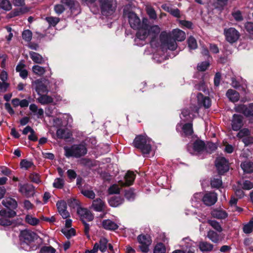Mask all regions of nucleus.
Wrapping results in <instances>:
<instances>
[{
	"instance_id": "obj_22",
	"label": "nucleus",
	"mask_w": 253,
	"mask_h": 253,
	"mask_svg": "<svg viewBox=\"0 0 253 253\" xmlns=\"http://www.w3.org/2000/svg\"><path fill=\"white\" fill-rule=\"evenodd\" d=\"M103 227L108 230H115L118 228L119 226L110 219L103 220L102 222Z\"/></svg>"
},
{
	"instance_id": "obj_50",
	"label": "nucleus",
	"mask_w": 253,
	"mask_h": 253,
	"mask_svg": "<svg viewBox=\"0 0 253 253\" xmlns=\"http://www.w3.org/2000/svg\"><path fill=\"white\" fill-rule=\"evenodd\" d=\"M154 253H166V248L163 244H158L155 247Z\"/></svg>"
},
{
	"instance_id": "obj_27",
	"label": "nucleus",
	"mask_w": 253,
	"mask_h": 253,
	"mask_svg": "<svg viewBox=\"0 0 253 253\" xmlns=\"http://www.w3.org/2000/svg\"><path fill=\"white\" fill-rule=\"evenodd\" d=\"M226 96L232 102H237L239 99V94L234 89H229L226 92Z\"/></svg>"
},
{
	"instance_id": "obj_60",
	"label": "nucleus",
	"mask_w": 253,
	"mask_h": 253,
	"mask_svg": "<svg viewBox=\"0 0 253 253\" xmlns=\"http://www.w3.org/2000/svg\"><path fill=\"white\" fill-rule=\"evenodd\" d=\"M56 250L50 246H45L41 250V253H55Z\"/></svg>"
},
{
	"instance_id": "obj_18",
	"label": "nucleus",
	"mask_w": 253,
	"mask_h": 253,
	"mask_svg": "<svg viewBox=\"0 0 253 253\" xmlns=\"http://www.w3.org/2000/svg\"><path fill=\"white\" fill-rule=\"evenodd\" d=\"M56 206L59 213L63 218L66 219L70 216V214L67 211V205L65 201L58 202L56 203Z\"/></svg>"
},
{
	"instance_id": "obj_4",
	"label": "nucleus",
	"mask_w": 253,
	"mask_h": 253,
	"mask_svg": "<svg viewBox=\"0 0 253 253\" xmlns=\"http://www.w3.org/2000/svg\"><path fill=\"white\" fill-rule=\"evenodd\" d=\"M65 156L69 158L74 157L79 158L84 156L87 153V150L85 146L82 144L74 145L70 147H64Z\"/></svg>"
},
{
	"instance_id": "obj_10",
	"label": "nucleus",
	"mask_w": 253,
	"mask_h": 253,
	"mask_svg": "<svg viewBox=\"0 0 253 253\" xmlns=\"http://www.w3.org/2000/svg\"><path fill=\"white\" fill-rule=\"evenodd\" d=\"M224 33L226 41L231 43L237 42L240 36L239 32L234 28L225 29Z\"/></svg>"
},
{
	"instance_id": "obj_29",
	"label": "nucleus",
	"mask_w": 253,
	"mask_h": 253,
	"mask_svg": "<svg viewBox=\"0 0 253 253\" xmlns=\"http://www.w3.org/2000/svg\"><path fill=\"white\" fill-rule=\"evenodd\" d=\"M212 216L218 219H224L227 216V213L221 210H214L211 212Z\"/></svg>"
},
{
	"instance_id": "obj_38",
	"label": "nucleus",
	"mask_w": 253,
	"mask_h": 253,
	"mask_svg": "<svg viewBox=\"0 0 253 253\" xmlns=\"http://www.w3.org/2000/svg\"><path fill=\"white\" fill-rule=\"evenodd\" d=\"M182 129L183 131V133L185 135L189 136L191 135L193 133V128H192V124L191 123H188L185 124L182 127Z\"/></svg>"
},
{
	"instance_id": "obj_35",
	"label": "nucleus",
	"mask_w": 253,
	"mask_h": 253,
	"mask_svg": "<svg viewBox=\"0 0 253 253\" xmlns=\"http://www.w3.org/2000/svg\"><path fill=\"white\" fill-rule=\"evenodd\" d=\"M207 236L212 242L214 243H216L219 241V235L213 230H210L208 232Z\"/></svg>"
},
{
	"instance_id": "obj_42",
	"label": "nucleus",
	"mask_w": 253,
	"mask_h": 253,
	"mask_svg": "<svg viewBox=\"0 0 253 253\" xmlns=\"http://www.w3.org/2000/svg\"><path fill=\"white\" fill-rule=\"evenodd\" d=\"M22 37L24 41L29 42L32 40V32L30 30H24L22 33Z\"/></svg>"
},
{
	"instance_id": "obj_5",
	"label": "nucleus",
	"mask_w": 253,
	"mask_h": 253,
	"mask_svg": "<svg viewBox=\"0 0 253 253\" xmlns=\"http://www.w3.org/2000/svg\"><path fill=\"white\" fill-rule=\"evenodd\" d=\"M102 14L108 16L113 14L116 10V0H99Z\"/></svg>"
},
{
	"instance_id": "obj_57",
	"label": "nucleus",
	"mask_w": 253,
	"mask_h": 253,
	"mask_svg": "<svg viewBox=\"0 0 253 253\" xmlns=\"http://www.w3.org/2000/svg\"><path fill=\"white\" fill-rule=\"evenodd\" d=\"M29 178L33 182H34L35 183L39 184L41 182L40 176L37 173H34L31 174L29 176Z\"/></svg>"
},
{
	"instance_id": "obj_53",
	"label": "nucleus",
	"mask_w": 253,
	"mask_h": 253,
	"mask_svg": "<svg viewBox=\"0 0 253 253\" xmlns=\"http://www.w3.org/2000/svg\"><path fill=\"white\" fill-rule=\"evenodd\" d=\"M147 13L149 17L152 19H156L157 18V14L155 10L151 6H148L146 8Z\"/></svg>"
},
{
	"instance_id": "obj_59",
	"label": "nucleus",
	"mask_w": 253,
	"mask_h": 253,
	"mask_svg": "<svg viewBox=\"0 0 253 253\" xmlns=\"http://www.w3.org/2000/svg\"><path fill=\"white\" fill-rule=\"evenodd\" d=\"M209 65L210 64L208 62H202L201 63L198 64L197 66V69L200 71H204L208 68Z\"/></svg>"
},
{
	"instance_id": "obj_40",
	"label": "nucleus",
	"mask_w": 253,
	"mask_h": 253,
	"mask_svg": "<svg viewBox=\"0 0 253 253\" xmlns=\"http://www.w3.org/2000/svg\"><path fill=\"white\" fill-rule=\"evenodd\" d=\"M32 71L35 74L41 76L45 73V69L39 65H34L32 67Z\"/></svg>"
},
{
	"instance_id": "obj_30",
	"label": "nucleus",
	"mask_w": 253,
	"mask_h": 253,
	"mask_svg": "<svg viewBox=\"0 0 253 253\" xmlns=\"http://www.w3.org/2000/svg\"><path fill=\"white\" fill-rule=\"evenodd\" d=\"M29 55L32 60L36 63L42 64L44 62L43 57L37 52L31 51Z\"/></svg>"
},
{
	"instance_id": "obj_8",
	"label": "nucleus",
	"mask_w": 253,
	"mask_h": 253,
	"mask_svg": "<svg viewBox=\"0 0 253 253\" xmlns=\"http://www.w3.org/2000/svg\"><path fill=\"white\" fill-rule=\"evenodd\" d=\"M48 84V81L45 79H38L32 82V85L34 86L36 91L39 95L48 92V89L46 85Z\"/></svg>"
},
{
	"instance_id": "obj_13",
	"label": "nucleus",
	"mask_w": 253,
	"mask_h": 253,
	"mask_svg": "<svg viewBox=\"0 0 253 253\" xmlns=\"http://www.w3.org/2000/svg\"><path fill=\"white\" fill-rule=\"evenodd\" d=\"M215 166L220 174H223L229 169L228 162L224 157H220L216 159Z\"/></svg>"
},
{
	"instance_id": "obj_37",
	"label": "nucleus",
	"mask_w": 253,
	"mask_h": 253,
	"mask_svg": "<svg viewBox=\"0 0 253 253\" xmlns=\"http://www.w3.org/2000/svg\"><path fill=\"white\" fill-rule=\"evenodd\" d=\"M108 241L105 238H101L98 243L99 244V250L101 252H104L106 251L107 248Z\"/></svg>"
},
{
	"instance_id": "obj_12",
	"label": "nucleus",
	"mask_w": 253,
	"mask_h": 253,
	"mask_svg": "<svg viewBox=\"0 0 253 253\" xmlns=\"http://www.w3.org/2000/svg\"><path fill=\"white\" fill-rule=\"evenodd\" d=\"M38 238V235L31 231L24 230L21 232L20 239L23 241V245H29Z\"/></svg>"
},
{
	"instance_id": "obj_7",
	"label": "nucleus",
	"mask_w": 253,
	"mask_h": 253,
	"mask_svg": "<svg viewBox=\"0 0 253 253\" xmlns=\"http://www.w3.org/2000/svg\"><path fill=\"white\" fill-rule=\"evenodd\" d=\"M16 214L15 211L11 210H1L0 211V225L9 226L12 223L10 218L14 217Z\"/></svg>"
},
{
	"instance_id": "obj_56",
	"label": "nucleus",
	"mask_w": 253,
	"mask_h": 253,
	"mask_svg": "<svg viewBox=\"0 0 253 253\" xmlns=\"http://www.w3.org/2000/svg\"><path fill=\"white\" fill-rule=\"evenodd\" d=\"M82 193L85 197L93 199L95 198V194L94 192L92 190H83L82 191Z\"/></svg>"
},
{
	"instance_id": "obj_21",
	"label": "nucleus",
	"mask_w": 253,
	"mask_h": 253,
	"mask_svg": "<svg viewBox=\"0 0 253 253\" xmlns=\"http://www.w3.org/2000/svg\"><path fill=\"white\" fill-rule=\"evenodd\" d=\"M197 100L200 106H203L205 108H208L211 105L210 99L208 97H205L199 93L197 95Z\"/></svg>"
},
{
	"instance_id": "obj_9",
	"label": "nucleus",
	"mask_w": 253,
	"mask_h": 253,
	"mask_svg": "<svg viewBox=\"0 0 253 253\" xmlns=\"http://www.w3.org/2000/svg\"><path fill=\"white\" fill-rule=\"evenodd\" d=\"M205 144L201 140H196L193 144H189L188 151L192 154H197L205 151Z\"/></svg>"
},
{
	"instance_id": "obj_36",
	"label": "nucleus",
	"mask_w": 253,
	"mask_h": 253,
	"mask_svg": "<svg viewBox=\"0 0 253 253\" xmlns=\"http://www.w3.org/2000/svg\"><path fill=\"white\" fill-rule=\"evenodd\" d=\"M122 202L123 200L120 197H112L109 201L110 205L114 207L119 206Z\"/></svg>"
},
{
	"instance_id": "obj_25",
	"label": "nucleus",
	"mask_w": 253,
	"mask_h": 253,
	"mask_svg": "<svg viewBox=\"0 0 253 253\" xmlns=\"http://www.w3.org/2000/svg\"><path fill=\"white\" fill-rule=\"evenodd\" d=\"M2 203L7 208L16 209L17 207V202L11 198H6L3 200Z\"/></svg>"
},
{
	"instance_id": "obj_33",
	"label": "nucleus",
	"mask_w": 253,
	"mask_h": 253,
	"mask_svg": "<svg viewBox=\"0 0 253 253\" xmlns=\"http://www.w3.org/2000/svg\"><path fill=\"white\" fill-rule=\"evenodd\" d=\"M38 100L42 104H48L53 102V99L51 97L43 94L39 95Z\"/></svg>"
},
{
	"instance_id": "obj_55",
	"label": "nucleus",
	"mask_w": 253,
	"mask_h": 253,
	"mask_svg": "<svg viewBox=\"0 0 253 253\" xmlns=\"http://www.w3.org/2000/svg\"><path fill=\"white\" fill-rule=\"evenodd\" d=\"M250 135V131L249 129L244 128L240 130L238 133L237 136L239 138H242L245 136H248Z\"/></svg>"
},
{
	"instance_id": "obj_46",
	"label": "nucleus",
	"mask_w": 253,
	"mask_h": 253,
	"mask_svg": "<svg viewBox=\"0 0 253 253\" xmlns=\"http://www.w3.org/2000/svg\"><path fill=\"white\" fill-rule=\"evenodd\" d=\"M33 166V163L26 159L22 160L20 162V166L22 169H28Z\"/></svg>"
},
{
	"instance_id": "obj_20",
	"label": "nucleus",
	"mask_w": 253,
	"mask_h": 253,
	"mask_svg": "<svg viewBox=\"0 0 253 253\" xmlns=\"http://www.w3.org/2000/svg\"><path fill=\"white\" fill-rule=\"evenodd\" d=\"M91 208L96 211L101 212L105 210V204L100 198H97L92 202Z\"/></svg>"
},
{
	"instance_id": "obj_11",
	"label": "nucleus",
	"mask_w": 253,
	"mask_h": 253,
	"mask_svg": "<svg viewBox=\"0 0 253 253\" xmlns=\"http://www.w3.org/2000/svg\"><path fill=\"white\" fill-rule=\"evenodd\" d=\"M234 109L236 112L243 114L246 117L253 116V103L248 105L240 104L235 105Z\"/></svg>"
},
{
	"instance_id": "obj_24",
	"label": "nucleus",
	"mask_w": 253,
	"mask_h": 253,
	"mask_svg": "<svg viewBox=\"0 0 253 253\" xmlns=\"http://www.w3.org/2000/svg\"><path fill=\"white\" fill-rule=\"evenodd\" d=\"M199 248L202 252H209L213 250V246L206 241H201L199 243Z\"/></svg>"
},
{
	"instance_id": "obj_1",
	"label": "nucleus",
	"mask_w": 253,
	"mask_h": 253,
	"mask_svg": "<svg viewBox=\"0 0 253 253\" xmlns=\"http://www.w3.org/2000/svg\"><path fill=\"white\" fill-rule=\"evenodd\" d=\"M123 15L125 18L128 19L129 25L132 28L138 30L136 34V42L138 40L144 41L146 38L149 37L151 39L150 44L151 46L153 47L158 46L159 43L156 41V38L161 31L158 26L154 25L150 27L147 24L148 20L144 19L142 26H141V21L139 18L135 13L129 11L126 7L124 9Z\"/></svg>"
},
{
	"instance_id": "obj_48",
	"label": "nucleus",
	"mask_w": 253,
	"mask_h": 253,
	"mask_svg": "<svg viewBox=\"0 0 253 253\" xmlns=\"http://www.w3.org/2000/svg\"><path fill=\"white\" fill-rule=\"evenodd\" d=\"M222 183L220 176H218L216 178H213L211 180V186L212 187L218 188L221 186Z\"/></svg>"
},
{
	"instance_id": "obj_44",
	"label": "nucleus",
	"mask_w": 253,
	"mask_h": 253,
	"mask_svg": "<svg viewBox=\"0 0 253 253\" xmlns=\"http://www.w3.org/2000/svg\"><path fill=\"white\" fill-rule=\"evenodd\" d=\"M217 148V146L215 144L212 142H208L207 145H205V151L207 153H211Z\"/></svg>"
},
{
	"instance_id": "obj_34",
	"label": "nucleus",
	"mask_w": 253,
	"mask_h": 253,
	"mask_svg": "<svg viewBox=\"0 0 253 253\" xmlns=\"http://www.w3.org/2000/svg\"><path fill=\"white\" fill-rule=\"evenodd\" d=\"M194 243L189 237L184 238L180 243V247L183 249L190 248Z\"/></svg>"
},
{
	"instance_id": "obj_23",
	"label": "nucleus",
	"mask_w": 253,
	"mask_h": 253,
	"mask_svg": "<svg viewBox=\"0 0 253 253\" xmlns=\"http://www.w3.org/2000/svg\"><path fill=\"white\" fill-rule=\"evenodd\" d=\"M135 175L134 172L131 171H128L125 177L126 182L124 183L123 182H120V184L122 186H129L133 183V182L135 179Z\"/></svg>"
},
{
	"instance_id": "obj_3",
	"label": "nucleus",
	"mask_w": 253,
	"mask_h": 253,
	"mask_svg": "<svg viewBox=\"0 0 253 253\" xmlns=\"http://www.w3.org/2000/svg\"><path fill=\"white\" fill-rule=\"evenodd\" d=\"M152 141L146 135H140L134 139L133 144L135 147L140 149L143 155H148L151 150Z\"/></svg>"
},
{
	"instance_id": "obj_19",
	"label": "nucleus",
	"mask_w": 253,
	"mask_h": 253,
	"mask_svg": "<svg viewBox=\"0 0 253 253\" xmlns=\"http://www.w3.org/2000/svg\"><path fill=\"white\" fill-rule=\"evenodd\" d=\"M19 192L26 197H30L33 195L34 187L32 185L26 184H19Z\"/></svg>"
},
{
	"instance_id": "obj_17",
	"label": "nucleus",
	"mask_w": 253,
	"mask_h": 253,
	"mask_svg": "<svg viewBox=\"0 0 253 253\" xmlns=\"http://www.w3.org/2000/svg\"><path fill=\"white\" fill-rule=\"evenodd\" d=\"M243 126V117L240 115H233L231 120L232 129L234 131H238Z\"/></svg>"
},
{
	"instance_id": "obj_45",
	"label": "nucleus",
	"mask_w": 253,
	"mask_h": 253,
	"mask_svg": "<svg viewBox=\"0 0 253 253\" xmlns=\"http://www.w3.org/2000/svg\"><path fill=\"white\" fill-rule=\"evenodd\" d=\"M238 185L242 186L244 190H250L253 188V183L249 180H245L242 184L241 182H238Z\"/></svg>"
},
{
	"instance_id": "obj_61",
	"label": "nucleus",
	"mask_w": 253,
	"mask_h": 253,
	"mask_svg": "<svg viewBox=\"0 0 253 253\" xmlns=\"http://www.w3.org/2000/svg\"><path fill=\"white\" fill-rule=\"evenodd\" d=\"M134 196V193L132 189H129L126 192L125 197L128 200L133 199Z\"/></svg>"
},
{
	"instance_id": "obj_62",
	"label": "nucleus",
	"mask_w": 253,
	"mask_h": 253,
	"mask_svg": "<svg viewBox=\"0 0 253 253\" xmlns=\"http://www.w3.org/2000/svg\"><path fill=\"white\" fill-rule=\"evenodd\" d=\"M9 86V84L8 83L0 82V93L5 92Z\"/></svg>"
},
{
	"instance_id": "obj_26",
	"label": "nucleus",
	"mask_w": 253,
	"mask_h": 253,
	"mask_svg": "<svg viewBox=\"0 0 253 253\" xmlns=\"http://www.w3.org/2000/svg\"><path fill=\"white\" fill-rule=\"evenodd\" d=\"M198 108L197 107H195L194 109L192 110L191 112H190L188 110L185 109L183 110L181 112V115L180 116V118L181 119H183L184 121H189V119L187 118L188 116L189 118H191L192 117L190 116L192 115V117L194 116L193 113H198Z\"/></svg>"
},
{
	"instance_id": "obj_31",
	"label": "nucleus",
	"mask_w": 253,
	"mask_h": 253,
	"mask_svg": "<svg viewBox=\"0 0 253 253\" xmlns=\"http://www.w3.org/2000/svg\"><path fill=\"white\" fill-rule=\"evenodd\" d=\"M241 167L245 172L251 173L253 172V163L246 161L242 163Z\"/></svg>"
},
{
	"instance_id": "obj_47",
	"label": "nucleus",
	"mask_w": 253,
	"mask_h": 253,
	"mask_svg": "<svg viewBox=\"0 0 253 253\" xmlns=\"http://www.w3.org/2000/svg\"><path fill=\"white\" fill-rule=\"evenodd\" d=\"M253 229V220L252 219L250 221V222L245 225L243 227V231L244 233L246 234L250 233L252 232Z\"/></svg>"
},
{
	"instance_id": "obj_63",
	"label": "nucleus",
	"mask_w": 253,
	"mask_h": 253,
	"mask_svg": "<svg viewBox=\"0 0 253 253\" xmlns=\"http://www.w3.org/2000/svg\"><path fill=\"white\" fill-rule=\"evenodd\" d=\"M245 26L247 31L250 34L253 35V23L247 22L245 24Z\"/></svg>"
},
{
	"instance_id": "obj_15",
	"label": "nucleus",
	"mask_w": 253,
	"mask_h": 253,
	"mask_svg": "<svg viewBox=\"0 0 253 253\" xmlns=\"http://www.w3.org/2000/svg\"><path fill=\"white\" fill-rule=\"evenodd\" d=\"M77 212L83 222H85V220L92 221L94 218L93 214L87 209L79 208L78 209Z\"/></svg>"
},
{
	"instance_id": "obj_52",
	"label": "nucleus",
	"mask_w": 253,
	"mask_h": 253,
	"mask_svg": "<svg viewBox=\"0 0 253 253\" xmlns=\"http://www.w3.org/2000/svg\"><path fill=\"white\" fill-rule=\"evenodd\" d=\"M64 184V181L63 179L60 178H57L54 180V181L53 183V186L55 188L61 189L63 187Z\"/></svg>"
},
{
	"instance_id": "obj_16",
	"label": "nucleus",
	"mask_w": 253,
	"mask_h": 253,
	"mask_svg": "<svg viewBox=\"0 0 253 253\" xmlns=\"http://www.w3.org/2000/svg\"><path fill=\"white\" fill-rule=\"evenodd\" d=\"M217 194L214 192H208L203 195L202 201L207 206H211L214 205L217 201Z\"/></svg>"
},
{
	"instance_id": "obj_54",
	"label": "nucleus",
	"mask_w": 253,
	"mask_h": 253,
	"mask_svg": "<svg viewBox=\"0 0 253 253\" xmlns=\"http://www.w3.org/2000/svg\"><path fill=\"white\" fill-rule=\"evenodd\" d=\"M62 232L67 238H70L75 235V230L73 228L70 229H65L62 230Z\"/></svg>"
},
{
	"instance_id": "obj_41",
	"label": "nucleus",
	"mask_w": 253,
	"mask_h": 253,
	"mask_svg": "<svg viewBox=\"0 0 253 253\" xmlns=\"http://www.w3.org/2000/svg\"><path fill=\"white\" fill-rule=\"evenodd\" d=\"M0 8L8 11L12 8V5L8 0H0Z\"/></svg>"
},
{
	"instance_id": "obj_28",
	"label": "nucleus",
	"mask_w": 253,
	"mask_h": 253,
	"mask_svg": "<svg viewBox=\"0 0 253 253\" xmlns=\"http://www.w3.org/2000/svg\"><path fill=\"white\" fill-rule=\"evenodd\" d=\"M203 199V194L197 193L195 194L191 199V203L193 207L198 208L200 205L201 200Z\"/></svg>"
},
{
	"instance_id": "obj_58",
	"label": "nucleus",
	"mask_w": 253,
	"mask_h": 253,
	"mask_svg": "<svg viewBox=\"0 0 253 253\" xmlns=\"http://www.w3.org/2000/svg\"><path fill=\"white\" fill-rule=\"evenodd\" d=\"M120 191V188L117 184H114L108 189L109 193L110 194H118Z\"/></svg>"
},
{
	"instance_id": "obj_64",
	"label": "nucleus",
	"mask_w": 253,
	"mask_h": 253,
	"mask_svg": "<svg viewBox=\"0 0 253 253\" xmlns=\"http://www.w3.org/2000/svg\"><path fill=\"white\" fill-rule=\"evenodd\" d=\"M232 15L236 21H240L243 20L241 12L239 10L236 11L234 12H233L232 13Z\"/></svg>"
},
{
	"instance_id": "obj_49",
	"label": "nucleus",
	"mask_w": 253,
	"mask_h": 253,
	"mask_svg": "<svg viewBox=\"0 0 253 253\" xmlns=\"http://www.w3.org/2000/svg\"><path fill=\"white\" fill-rule=\"evenodd\" d=\"M188 47L190 49H195L197 47L196 40L192 37L188 39Z\"/></svg>"
},
{
	"instance_id": "obj_39",
	"label": "nucleus",
	"mask_w": 253,
	"mask_h": 253,
	"mask_svg": "<svg viewBox=\"0 0 253 253\" xmlns=\"http://www.w3.org/2000/svg\"><path fill=\"white\" fill-rule=\"evenodd\" d=\"M57 137L59 138H68L70 136L69 132H67L65 129L59 128L56 131Z\"/></svg>"
},
{
	"instance_id": "obj_51",
	"label": "nucleus",
	"mask_w": 253,
	"mask_h": 253,
	"mask_svg": "<svg viewBox=\"0 0 253 253\" xmlns=\"http://www.w3.org/2000/svg\"><path fill=\"white\" fill-rule=\"evenodd\" d=\"M50 26H55L60 21L58 17H48L45 18Z\"/></svg>"
},
{
	"instance_id": "obj_32",
	"label": "nucleus",
	"mask_w": 253,
	"mask_h": 253,
	"mask_svg": "<svg viewBox=\"0 0 253 253\" xmlns=\"http://www.w3.org/2000/svg\"><path fill=\"white\" fill-rule=\"evenodd\" d=\"M25 220L26 223L32 226H36L40 222V220L38 218L29 214L26 215Z\"/></svg>"
},
{
	"instance_id": "obj_2",
	"label": "nucleus",
	"mask_w": 253,
	"mask_h": 253,
	"mask_svg": "<svg viewBox=\"0 0 253 253\" xmlns=\"http://www.w3.org/2000/svg\"><path fill=\"white\" fill-rule=\"evenodd\" d=\"M172 38L171 35L166 32H162L160 36L161 45L169 50H174L177 47L175 41H183L185 39V34L179 29H174L172 32Z\"/></svg>"
},
{
	"instance_id": "obj_14",
	"label": "nucleus",
	"mask_w": 253,
	"mask_h": 253,
	"mask_svg": "<svg viewBox=\"0 0 253 253\" xmlns=\"http://www.w3.org/2000/svg\"><path fill=\"white\" fill-rule=\"evenodd\" d=\"M139 243L141 244L140 248L141 250L144 253H147L149 251V246L151 244V240L149 236L139 235L138 237Z\"/></svg>"
},
{
	"instance_id": "obj_6",
	"label": "nucleus",
	"mask_w": 253,
	"mask_h": 253,
	"mask_svg": "<svg viewBox=\"0 0 253 253\" xmlns=\"http://www.w3.org/2000/svg\"><path fill=\"white\" fill-rule=\"evenodd\" d=\"M61 3L57 4L54 6V10L55 13L60 15L65 10L64 5L69 7L72 11L77 9L79 4L77 1L73 0H61Z\"/></svg>"
},
{
	"instance_id": "obj_43",
	"label": "nucleus",
	"mask_w": 253,
	"mask_h": 253,
	"mask_svg": "<svg viewBox=\"0 0 253 253\" xmlns=\"http://www.w3.org/2000/svg\"><path fill=\"white\" fill-rule=\"evenodd\" d=\"M208 223L212 226L217 231L220 232L222 231V229L220 224L215 220H209L208 221Z\"/></svg>"
}]
</instances>
